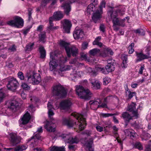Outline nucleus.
Segmentation results:
<instances>
[{
    "instance_id": "nucleus-40",
    "label": "nucleus",
    "mask_w": 151,
    "mask_h": 151,
    "mask_svg": "<svg viewBox=\"0 0 151 151\" xmlns=\"http://www.w3.org/2000/svg\"><path fill=\"white\" fill-rule=\"evenodd\" d=\"M16 147L17 151H22L27 149V146L26 145H21L18 146Z\"/></svg>"
},
{
    "instance_id": "nucleus-19",
    "label": "nucleus",
    "mask_w": 151,
    "mask_h": 151,
    "mask_svg": "<svg viewBox=\"0 0 151 151\" xmlns=\"http://www.w3.org/2000/svg\"><path fill=\"white\" fill-rule=\"evenodd\" d=\"M136 104L135 103H132L128 107V110L130 112H132L133 116L136 118L138 117L139 114L137 110H135Z\"/></svg>"
},
{
    "instance_id": "nucleus-29",
    "label": "nucleus",
    "mask_w": 151,
    "mask_h": 151,
    "mask_svg": "<svg viewBox=\"0 0 151 151\" xmlns=\"http://www.w3.org/2000/svg\"><path fill=\"white\" fill-rule=\"evenodd\" d=\"M92 88L93 89H99L100 88L101 85L100 83L97 80H93L91 82Z\"/></svg>"
},
{
    "instance_id": "nucleus-6",
    "label": "nucleus",
    "mask_w": 151,
    "mask_h": 151,
    "mask_svg": "<svg viewBox=\"0 0 151 151\" xmlns=\"http://www.w3.org/2000/svg\"><path fill=\"white\" fill-rule=\"evenodd\" d=\"M52 92L54 95L58 96L59 97H63L67 94L65 88L60 84L56 85L53 87Z\"/></svg>"
},
{
    "instance_id": "nucleus-33",
    "label": "nucleus",
    "mask_w": 151,
    "mask_h": 151,
    "mask_svg": "<svg viewBox=\"0 0 151 151\" xmlns=\"http://www.w3.org/2000/svg\"><path fill=\"white\" fill-rule=\"evenodd\" d=\"M39 51L40 53V58L42 59H44L46 57V52L45 49L44 47L40 46L39 48Z\"/></svg>"
},
{
    "instance_id": "nucleus-16",
    "label": "nucleus",
    "mask_w": 151,
    "mask_h": 151,
    "mask_svg": "<svg viewBox=\"0 0 151 151\" xmlns=\"http://www.w3.org/2000/svg\"><path fill=\"white\" fill-rule=\"evenodd\" d=\"M72 103L70 100H66L63 101L60 103V107L61 110L67 111L70 109Z\"/></svg>"
},
{
    "instance_id": "nucleus-64",
    "label": "nucleus",
    "mask_w": 151,
    "mask_h": 151,
    "mask_svg": "<svg viewBox=\"0 0 151 151\" xmlns=\"http://www.w3.org/2000/svg\"><path fill=\"white\" fill-rule=\"evenodd\" d=\"M96 129L99 132H101L103 130V128L100 126H97L96 127Z\"/></svg>"
},
{
    "instance_id": "nucleus-15",
    "label": "nucleus",
    "mask_w": 151,
    "mask_h": 151,
    "mask_svg": "<svg viewBox=\"0 0 151 151\" xmlns=\"http://www.w3.org/2000/svg\"><path fill=\"white\" fill-rule=\"evenodd\" d=\"M9 136L11 142L13 145H16L20 142L21 138L19 136H18L16 133H11Z\"/></svg>"
},
{
    "instance_id": "nucleus-62",
    "label": "nucleus",
    "mask_w": 151,
    "mask_h": 151,
    "mask_svg": "<svg viewBox=\"0 0 151 151\" xmlns=\"http://www.w3.org/2000/svg\"><path fill=\"white\" fill-rule=\"evenodd\" d=\"M34 151H45V149L41 147L34 148Z\"/></svg>"
},
{
    "instance_id": "nucleus-60",
    "label": "nucleus",
    "mask_w": 151,
    "mask_h": 151,
    "mask_svg": "<svg viewBox=\"0 0 151 151\" xmlns=\"http://www.w3.org/2000/svg\"><path fill=\"white\" fill-rule=\"evenodd\" d=\"M83 134H85L87 136H90L91 134V132L89 130H85L82 133Z\"/></svg>"
},
{
    "instance_id": "nucleus-21",
    "label": "nucleus",
    "mask_w": 151,
    "mask_h": 151,
    "mask_svg": "<svg viewBox=\"0 0 151 151\" xmlns=\"http://www.w3.org/2000/svg\"><path fill=\"white\" fill-rule=\"evenodd\" d=\"M64 22L63 24V28L65 32L69 33L70 32V29L72 26L71 22L68 19H65L63 21ZM62 21L61 22H63Z\"/></svg>"
},
{
    "instance_id": "nucleus-24",
    "label": "nucleus",
    "mask_w": 151,
    "mask_h": 151,
    "mask_svg": "<svg viewBox=\"0 0 151 151\" xmlns=\"http://www.w3.org/2000/svg\"><path fill=\"white\" fill-rule=\"evenodd\" d=\"M121 117H122L126 123H128L132 119V116L128 113L126 112H124L122 114ZM127 125V124H126V126Z\"/></svg>"
},
{
    "instance_id": "nucleus-55",
    "label": "nucleus",
    "mask_w": 151,
    "mask_h": 151,
    "mask_svg": "<svg viewBox=\"0 0 151 151\" xmlns=\"http://www.w3.org/2000/svg\"><path fill=\"white\" fill-rule=\"evenodd\" d=\"M101 39V37L100 36H99L97 37L94 41L93 42V44L94 45H96V44H97L99 42V41Z\"/></svg>"
},
{
    "instance_id": "nucleus-18",
    "label": "nucleus",
    "mask_w": 151,
    "mask_h": 151,
    "mask_svg": "<svg viewBox=\"0 0 151 151\" xmlns=\"http://www.w3.org/2000/svg\"><path fill=\"white\" fill-rule=\"evenodd\" d=\"M136 56L137 57L136 60V62L141 61L144 59H148L149 54L145 55L143 54L142 52H136Z\"/></svg>"
},
{
    "instance_id": "nucleus-57",
    "label": "nucleus",
    "mask_w": 151,
    "mask_h": 151,
    "mask_svg": "<svg viewBox=\"0 0 151 151\" xmlns=\"http://www.w3.org/2000/svg\"><path fill=\"white\" fill-rule=\"evenodd\" d=\"M112 127L111 123L110 122H106L105 123V128H110Z\"/></svg>"
},
{
    "instance_id": "nucleus-4",
    "label": "nucleus",
    "mask_w": 151,
    "mask_h": 151,
    "mask_svg": "<svg viewBox=\"0 0 151 151\" xmlns=\"http://www.w3.org/2000/svg\"><path fill=\"white\" fill-rule=\"evenodd\" d=\"M76 93L79 97L84 99H90L92 97V93L88 89H85L81 86H76Z\"/></svg>"
},
{
    "instance_id": "nucleus-5",
    "label": "nucleus",
    "mask_w": 151,
    "mask_h": 151,
    "mask_svg": "<svg viewBox=\"0 0 151 151\" xmlns=\"http://www.w3.org/2000/svg\"><path fill=\"white\" fill-rule=\"evenodd\" d=\"M115 61L113 60H108L107 64L105 68L102 67H97L96 70L97 72H101L104 74H107L109 72L114 71L115 70Z\"/></svg>"
},
{
    "instance_id": "nucleus-26",
    "label": "nucleus",
    "mask_w": 151,
    "mask_h": 151,
    "mask_svg": "<svg viewBox=\"0 0 151 151\" xmlns=\"http://www.w3.org/2000/svg\"><path fill=\"white\" fill-rule=\"evenodd\" d=\"M18 104L17 102L15 100L12 101L10 103V106L8 109L13 111H16L18 108Z\"/></svg>"
},
{
    "instance_id": "nucleus-41",
    "label": "nucleus",
    "mask_w": 151,
    "mask_h": 151,
    "mask_svg": "<svg viewBox=\"0 0 151 151\" xmlns=\"http://www.w3.org/2000/svg\"><path fill=\"white\" fill-rule=\"evenodd\" d=\"M34 45V43H29L26 46V51H31L33 49Z\"/></svg>"
},
{
    "instance_id": "nucleus-13",
    "label": "nucleus",
    "mask_w": 151,
    "mask_h": 151,
    "mask_svg": "<svg viewBox=\"0 0 151 151\" xmlns=\"http://www.w3.org/2000/svg\"><path fill=\"white\" fill-rule=\"evenodd\" d=\"M30 118L31 116L29 113L27 112L19 120V126L21 127H22L23 125L27 124L29 122Z\"/></svg>"
},
{
    "instance_id": "nucleus-28",
    "label": "nucleus",
    "mask_w": 151,
    "mask_h": 151,
    "mask_svg": "<svg viewBox=\"0 0 151 151\" xmlns=\"http://www.w3.org/2000/svg\"><path fill=\"white\" fill-rule=\"evenodd\" d=\"M113 54V52L112 50L108 48H106L104 50L101 55L103 57H106L109 56V55H112Z\"/></svg>"
},
{
    "instance_id": "nucleus-20",
    "label": "nucleus",
    "mask_w": 151,
    "mask_h": 151,
    "mask_svg": "<svg viewBox=\"0 0 151 151\" xmlns=\"http://www.w3.org/2000/svg\"><path fill=\"white\" fill-rule=\"evenodd\" d=\"M54 122L52 121H47L44 127L47 131L49 132H54L55 131V126Z\"/></svg>"
},
{
    "instance_id": "nucleus-36",
    "label": "nucleus",
    "mask_w": 151,
    "mask_h": 151,
    "mask_svg": "<svg viewBox=\"0 0 151 151\" xmlns=\"http://www.w3.org/2000/svg\"><path fill=\"white\" fill-rule=\"evenodd\" d=\"M100 52V50L98 49H93L90 50L89 51V54L92 56H94L99 53Z\"/></svg>"
},
{
    "instance_id": "nucleus-25",
    "label": "nucleus",
    "mask_w": 151,
    "mask_h": 151,
    "mask_svg": "<svg viewBox=\"0 0 151 151\" xmlns=\"http://www.w3.org/2000/svg\"><path fill=\"white\" fill-rule=\"evenodd\" d=\"M126 136H129L131 138L134 137L137 135L135 131L131 129H128L124 131Z\"/></svg>"
},
{
    "instance_id": "nucleus-22",
    "label": "nucleus",
    "mask_w": 151,
    "mask_h": 151,
    "mask_svg": "<svg viewBox=\"0 0 151 151\" xmlns=\"http://www.w3.org/2000/svg\"><path fill=\"white\" fill-rule=\"evenodd\" d=\"M102 14V13L99 10H96L93 14L92 19L95 23L101 18Z\"/></svg>"
},
{
    "instance_id": "nucleus-48",
    "label": "nucleus",
    "mask_w": 151,
    "mask_h": 151,
    "mask_svg": "<svg viewBox=\"0 0 151 151\" xmlns=\"http://www.w3.org/2000/svg\"><path fill=\"white\" fill-rule=\"evenodd\" d=\"M83 75V73L81 71H76L74 73V77H80Z\"/></svg>"
},
{
    "instance_id": "nucleus-12",
    "label": "nucleus",
    "mask_w": 151,
    "mask_h": 151,
    "mask_svg": "<svg viewBox=\"0 0 151 151\" xmlns=\"http://www.w3.org/2000/svg\"><path fill=\"white\" fill-rule=\"evenodd\" d=\"M19 83L16 79H12L9 81L6 86L8 89L14 91L18 87Z\"/></svg>"
},
{
    "instance_id": "nucleus-27",
    "label": "nucleus",
    "mask_w": 151,
    "mask_h": 151,
    "mask_svg": "<svg viewBox=\"0 0 151 151\" xmlns=\"http://www.w3.org/2000/svg\"><path fill=\"white\" fill-rule=\"evenodd\" d=\"M47 107L48 109V114L49 117L51 118V116L54 115L53 110L54 109L53 108L52 102H49L47 104Z\"/></svg>"
},
{
    "instance_id": "nucleus-39",
    "label": "nucleus",
    "mask_w": 151,
    "mask_h": 151,
    "mask_svg": "<svg viewBox=\"0 0 151 151\" xmlns=\"http://www.w3.org/2000/svg\"><path fill=\"white\" fill-rule=\"evenodd\" d=\"M71 67L69 65H63L60 68L59 71L60 72L66 71V70H69L70 69Z\"/></svg>"
},
{
    "instance_id": "nucleus-63",
    "label": "nucleus",
    "mask_w": 151,
    "mask_h": 151,
    "mask_svg": "<svg viewBox=\"0 0 151 151\" xmlns=\"http://www.w3.org/2000/svg\"><path fill=\"white\" fill-rule=\"evenodd\" d=\"M88 43L87 42H83L82 45V48L83 49H85L88 47Z\"/></svg>"
},
{
    "instance_id": "nucleus-14",
    "label": "nucleus",
    "mask_w": 151,
    "mask_h": 151,
    "mask_svg": "<svg viewBox=\"0 0 151 151\" xmlns=\"http://www.w3.org/2000/svg\"><path fill=\"white\" fill-rule=\"evenodd\" d=\"M60 2L64 1L63 4V6L64 9L65 13L67 15H69L70 12L71 10L70 4L72 3V2L69 0H60Z\"/></svg>"
},
{
    "instance_id": "nucleus-59",
    "label": "nucleus",
    "mask_w": 151,
    "mask_h": 151,
    "mask_svg": "<svg viewBox=\"0 0 151 151\" xmlns=\"http://www.w3.org/2000/svg\"><path fill=\"white\" fill-rule=\"evenodd\" d=\"M144 65H142L139 69V74H142L143 73V71L144 69Z\"/></svg>"
},
{
    "instance_id": "nucleus-1",
    "label": "nucleus",
    "mask_w": 151,
    "mask_h": 151,
    "mask_svg": "<svg viewBox=\"0 0 151 151\" xmlns=\"http://www.w3.org/2000/svg\"><path fill=\"white\" fill-rule=\"evenodd\" d=\"M71 115L78 120L77 122H74L70 118H64L63 120V124L67 126L68 127L79 128L80 131L83 129L85 127L86 124L85 119L83 118V115L78 113H74L71 114Z\"/></svg>"
},
{
    "instance_id": "nucleus-7",
    "label": "nucleus",
    "mask_w": 151,
    "mask_h": 151,
    "mask_svg": "<svg viewBox=\"0 0 151 151\" xmlns=\"http://www.w3.org/2000/svg\"><path fill=\"white\" fill-rule=\"evenodd\" d=\"M28 81L34 85L38 84L41 80L40 75L33 71L30 76H27Z\"/></svg>"
},
{
    "instance_id": "nucleus-53",
    "label": "nucleus",
    "mask_w": 151,
    "mask_h": 151,
    "mask_svg": "<svg viewBox=\"0 0 151 151\" xmlns=\"http://www.w3.org/2000/svg\"><path fill=\"white\" fill-rule=\"evenodd\" d=\"M18 76L21 80H24V74L22 72H19L18 73Z\"/></svg>"
},
{
    "instance_id": "nucleus-56",
    "label": "nucleus",
    "mask_w": 151,
    "mask_h": 151,
    "mask_svg": "<svg viewBox=\"0 0 151 151\" xmlns=\"http://www.w3.org/2000/svg\"><path fill=\"white\" fill-rule=\"evenodd\" d=\"M115 115V114L103 113L102 114V116L104 117H109V116H112Z\"/></svg>"
},
{
    "instance_id": "nucleus-32",
    "label": "nucleus",
    "mask_w": 151,
    "mask_h": 151,
    "mask_svg": "<svg viewBox=\"0 0 151 151\" xmlns=\"http://www.w3.org/2000/svg\"><path fill=\"white\" fill-rule=\"evenodd\" d=\"M136 95V93L135 92H131L128 88H127V89L126 90V96L128 97V99H131Z\"/></svg>"
},
{
    "instance_id": "nucleus-9",
    "label": "nucleus",
    "mask_w": 151,
    "mask_h": 151,
    "mask_svg": "<svg viewBox=\"0 0 151 151\" xmlns=\"http://www.w3.org/2000/svg\"><path fill=\"white\" fill-rule=\"evenodd\" d=\"M58 55L56 54L55 52H51L50 54L51 60L49 63L50 69L53 70L56 67L58 66V64L56 61L58 60Z\"/></svg>"
},
{
    "instance_id": "nucleus-49",
    "label": "nucleus",
    "mask_w": 151,
    "mask_h": 151,
    "mask_svg": "<svg viewBox=\"0 0 151 151\" xmlns=\"http://www.w3.org/2000/svg\"><path fill=\"white\" fill-rule=\"evenodd\" d=\"M32 8H29L28 9V20L30 21L32 19Z\"/></svg>"
},
{
    "instance_id": "nucleus-45",
    "label": "nucleus",
    "mask_w": 151,
    "mask_h": 151,
    "mask_svg": "<svg viewBox=\"0 0 151 151\" xmlns=\"http://www.w3.org/2000/svg\"><path fill=\"white\" fill-rule=\"evenodd\" d=\"M50 0H43L40 4V7L42 8H44L47 5V3H49Z\"/></svg>"
},
{
    "instance_id": "nucleus-30",
    "label": "nucleus",
    "mask_w": 151,
    "mask_h": 151,
    "mask_svg": "<svg viewBox=\"0 0 151 151\" xmlns=\"http://www.w3.org/2000/svg\"><path fill=\"white\" fill-rule=\"evenodd\" d=\"M95 8L93 4H90L88 6L87 10L85 12V13L86 14L89 15L93 11L95 10Z\"/></svg>"
},
{
    "instance_id": "nucleus-23",
    "label": "nucleus",
    "mask_w": 151,
    "mask_h": 151,
    "mask_svg": "<svg viewBox=\"0 0 151 151\" xmlns=\"http://www.w3.org/2000/svg\"><path fill=\"white\" fill-rule=\"evenodd\" d=\"M93 142L92 139H90L85 143L84 146L86 151H94V149L92 147V145Z\"/></svg>"
},
{
    "instance_id": "nucleus-17",
    "label": "nucleus",
    "mask_w": 151,
    "mask_h": 151,
    "mask_svg": "<svg viewBox=\"0 0 151 151\" xmlns=\"http://www.w3.org/2000/svg\"><path fill=\"white\" fill-rule=\"evenodd\" d=\"M84 35V32L82 29H78L76 28L74 32L73 36L75 39H81L83 37Z\"/></svg>"
},
{
    "instance_id": "nucleus-54",
    "label": "nucleus",
    "mask_w": 151,
    "mask_h": 151,
    "mask_svg": "<svg viewBox=\"0 0 151 151\" xmlns=\"http://www.w3.org/2000/svg\"><path fill=\"white\" fill-rule=\"evenodd\" d=\"M110 78L107 77L104 78L103 79V84L104 85H107L110 81Z\"/></svg>"
},
{
    "instance_id": "nucleus-34",
    "label": "nucleus",
    "mask_w": 151,
    "mask_h": 151,
    "mask_svg": "<svg viewBox=\"0 0 151 151\" xmlns=\"http://www.w3.org/2000/svg\"><path fill=\"white\" fill-rule=\"evenodd\" d=\"M39 41L40 42H44L46 41V34L45 32H41L39 35Z\"/></svg>"
},
{
    "instance_id": "nucleus-37",
    "label": "nucleus",
    "mask_w": 151,
    "mask_h": 151,
    "mask_svg": "<svg viewBox=\"0 0 151 151\" xmlns=\"http://www.w3.org/2000/svg\"><path fill=\"white\" fill-rule=\"evenodd\" d=\"M96 69L94 70H92V68H87V72L90 73L91 75L93 76H95L96 75V72L95 71V70L97 71L96 69Z\"/></svg>"
},
{
    "instance_id": "nucleus-43",
    "label": "nucleus",
    "mask_w": 151,
    "mask_h": 151,
    "mask_svg": "<svg viewBox=\"0 0 151 151\" xmlns=\"http://www.w3.org/2000/svg\"><path fill=\"white\" fill-rule=\"evenodd\" d=\"M0 151H17L16 147L0 148Z\"/></svg>"
},
{
    "instance_id": "nucleus-10",
    "label": "nucleus",
    "mask_w": 151,
    "mask_h": 151,
    "mask_svg": "<svg viewBox=\"0 0 151 151\" xmlns=\"http://www.w3.org/2000/svg\"><path fill=\"white\" fill-rule=\"evenodd\" d=\"M60 137L64 141L65 143H77L79 141L78 138L76 136L73 137L70 135L63 134L60 136Z\"/></svg>"
},
{
    "instance_id": "nucleus-58",
    "label": "nucleus",
    "mask_w": 151,
    "mask_h": 151,
    "mask_svg": "<svg viewBox=\"0 0 151 151\" xmlns=\"http://www.w3.org/2000/svg\"><path fill=\"white\" fill-rule=\"evenodd\" d=\"M127 55L124 54L122 55V59L123 61H127Z\"/></svg>"
},
{
    "instance_id": "nucleus-47",
    "label": "nucleus",
    "mask_w": 151,
    "mask_h": 151,
    "mask_svg": "<svg viewBox=\"0 0 151 151\" xmlns=\"http://www.w3.org/2000/svg\"><path fill=\"white\" fill-rule=\"evenodd\" d=\"M5 97L4 94L2 89H0V103L2 102Z\"/></svg>"
},
{
    "instance_id": "nucleus-52",
    "label": "nucleus",
    "mask_w": 151,
    "mask_h": 151,
    "mask_svg": "<svg viewBox=\"0 0 151 151\" xmlns=\"http://www.w3.org/2000/svg\"><path fill=\"white\" fill-rule=\"evenodd\" d=\"M134 146L136 148L139 150H142L143 148L141 143L140 142H137L135 144Z\"/></svg>"
},
{
    "instance_id": "nucleus-51",
    "label": "nucleus",
    "mask_w": 151,
    "mask_h": 151,
    "mask_svg": "<svg viewBox=\"0 0 151 151\" xmlns=\"http://www.w3.org/2000/svg\"><path fill=\"white\" fill-rule=\"evenodd\" d=\"M151 47L150 46H147L146 47V49L145 50V51L146 52V53L145 55L149 54V56L148 57V59H149L150 58V51L151 49Z\"/></svg>"
},
{
    "instance_id": "nucleus-38",
    "label": "nucleus",
    "mask_w": 151,
    "mask_h": 151,
    "mask_svg": "<svg viewBox=\"0 0 151 151\" xmlns=\"http://www.w3.org/2000/svg\"><path fill=\"white\" fill-rule=\"evenodd\" d=\"M101 100L100 99H98L96 101H91L89 102L90 104L91 105H97V108L98 107V105L99 104L101 103Z\"/></svg>"
},
{
    "instance_id": "nucleus-61",
    "label": "nucleus",
    "mask_w": 151,
    "mask_h": 151,
    "mask_svg": "<svg viewBox=\"0 0 151 151\" xmlns=\"http://www.w3.org/2000/svg\"><path fill=\"white\" fill-rule=\"evenodd\" d=\"M127 61H123L122 63L121 64V66L123 68H126L127 67L128 64H127Z\"/></svg>"
},
{
    "instance_id": "nucleus-44",
    "label": "nucleus",
    "mask_w": 151,
    "mask_h": 151,
    "mask_svg": "<svg viewBox=\"0 0 151 151\" xmlns=\"http://www.w3.org/2000/svg\"><path fill=\"white\" fill-rule=\"evenodd\" d=\"M135 32L138 34L140 35H142V36H143L145 34V32L143 29H137L135 31Z\"/></svg>"
},
{
    "instance_id": "nucleus-31",
    "label": "nucleus",
    "mask_w": 151,
    "mask_h": 151,
    "mask_svg": "<svg viewBox=\"0 0 151 151\" xmlns=\"http://www.w3.org/2000/svg\"><path fill=\"white\" fill-rule=\"evenodd\" d=\"M54 16L55 20H59L63 18V15L61 12L58 11L54 13Z\"/></svg>"
},
{
    "instance_id": "nucleus-46",
    "label": "nucleus",
    "mask_w": 151,
    "mask_h": 151,
    "mask_svg": "<svg viewBox=\"0 0 151 151\" xmlns=\"http://www.w3.org/2000/svg\"><path fill=\"white\" fill-rule=\"evenodd\" d=\"M106 6V3L105 1H102L101 2L100 5L99 6V11L102 13V9L103 8H105Z\"/></svg>"
},
{
    "instance_id": "nucleus-11",
    "label": "nucleus",
    "mask_w": 151,
    "mask_h": 151,
    "mask_svg": "<svg viewBox=\"0 0 151 151\" xmlns=\"http://www.w3.org/2000/svg\"><path fill=\"white\" fill-rule=\"evenodd\" d=\"M7 24L11 26L19 27L23 26L24 21L23 19L20 17L17 16L15 17L14 20L9 21L7 22Z\"/></svg>"
},
{
    "instance_id": "nucleus-3",
    "label": "nucleus",
    "mask_w": 151,
    "mask_h": 151,
    "mask_svg": "<svg viewBox=\"0 0 151 151\" xmlns=\"http://www.w3.org/2000/svg\"><path fill=\"white\" fill-rule=\"evenodd\" d=\"M60 44L61 47L64 48L68 57H70L71 54L73 56H76L78 54V49L74 46L70 47L69 42L62 40L60 41Z\"/></svg>"
},
{
    "instance_id": "nucleus-50",
    "label": "nucleus",
    "mask_w": 151,
    "mask_h": 151,
    "mask_svg": "<svg viewBox=\"0 0 151 151\" xmlns=\"http://www.w3.org/2000/svg\"><path fill=\"white\" fill-rule=\"evenodd\" d=\"M22 86L23 89L25 90H29L30 89V87L27 83H22Z\"/></svg>"
},
{
    "instance_id": "nucleus-42",
    "label": "nucleus",
    "mask_w": 151,
    "mask_h": 151,
    "mask_svg": "<svg viewBox=\"0 0 151 151\" xmlns=\"http://www.w3.org/2000/svg\"><path fill=\"white\" fill-rule=\"evenodd\" d=\"M53 25L54 24L53 23L50 24L49 26H48L47 27L48 29L49 30L53 31L55 30L58 29V26H53Z\"/></svg>"
},
{
    "instance_id": "nucleus-2",
    "label": "nucleus",
    "mask_w": 151,
    "mask_h": 151,
    "mask_svg": "<svg viewBox=\"0 0 151 151\" xmlns=\"http://www.w3.org/2000/svg\"><path fill=\"white\" fill-rule=\"evenodd\" d=\"M116 8V11L113 12L112 10L109 11L108 14L111 17L112 19L113 24L121 25V21L117 17V15H122L124 13L125 7L124 6L118 5L115 7Z\"/></svg>"
},
{
    "instance_id": "nucleus-35",
    "label": "nucleus",
    "mask_w": 151,
    "mask_h": 151,
    "mask_svg": "<svg viewBox=\"0 0 151 151\" xmlns=\"http://www.w3.org/2000/svg\"><path fill=\"white\" fill-rule=\"evenodd\" d=\"M50 151H65L64 146H53L50 150Z\"/></svg>"
},
{
    "instance_id": "nucleus-8",
    "label": "nucleus",
    "mask_w": 151,
    "mask_h": 151,
    "mask_svg": "<svg viewBox=\"0 0 151 151\" xmlns=\"http://www.w3.org/2000/svg\"><path fill=\"white\" fill-rule=\"evenodd\" d=\"M37 131V134H36L35 135L32 136L31 139H29V141H31V145L32 147H33L37 146L38 144L39 141H41L42 139L40 136V133L42 132V127H41L38 128Z\"/></svg>"
}]
</instances>
